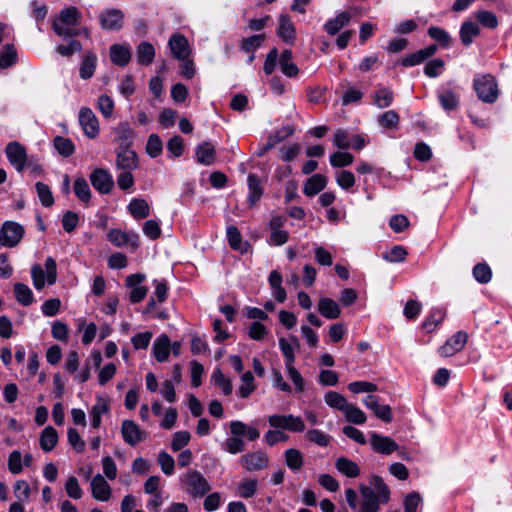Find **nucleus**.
Returning <instances> with one entry per match:
<instances>
[{"label": "nucleus", "instance_id": "f3484780", "mask_svg": "<svg viewBox=\"0 0 512 512\" xmlns=\"http://www.w3.org/2000/svg\"><path fill=\"white\" fill-rule=\"evenodd\" d=\"M103 29L119 30L123 26L124 14L119 9H108L99 16Z\"/></svg>", "mask_w": 512, "mask_h": 512}, {"label": "nucleus", "instance_id": "5fc2aeb1", "mask_svg": "<svg viewBox=\"0 0 512 512\" xmlns=\"http://www.w3.org/2000/svg\"><path fill=\"white\" fill-rule=\"evenodd\" d=\"M163 150V143L157 134H151L146 144V152L151 158L158 157Z\"/></svg>", "mask_w": 512, "mask_h": 512}, {"label": "nucleus", "instance_id": "a19ab883", "mask_svg": "<svg viewBox=\"0 0 512 512\" xmlns=\"http://www.w3.org/2000/svg\"><path fill=\"white\" fill-rule=\"evenodd\" d=\"M97 63V56L93 52L85 55L80 66V77L82 79H89L94 75Z\"/></svg>", "mask_w": 512, "mask_h": 512}, {"label": "nucleus", "instance_id": "72a5a7b5", "mask_svg": "<svg viewBox=\"0 0 512 512\" xmlns=\"http://www.w3.org/2000/svg\"><path fill=\"white\" fill-rule=\"evenodd\" d=\"M348 12H341L335 18L330 19L324 25V30L330 35H336L350 21Z\"/></svg>", "mask_w": 512, "mask_h": 512}, {"label": "nucleus", "instance_id": "a878e982", "mask_svg": "<svg viewBox=\"0 0 512 512\" xmlns=\"http://www.w3.org/2000/svg\"><path fill=\"white\" fill-rule=\"evenodd\" d=\"M480 35V27L473 21H464L461 24L459 36L463 45L469 46L473 43L475 37Z\"/></svg>", "mask_w": 512, "mask_h": 512}, {"label": "nucleus", "instance_id": "ea45409f", "mask_svg": "<svg viewBox=\"0 0 512 512\" xmlns=\"http://www.w3.org/2000/svg\"><path fill=\"white\" fill-rule=\"evenodd\" d=\"M196 156L199 163L211 165L215 159V148L209 142H204L198 146Z\"/></svg>", "mask_w": 512, "mask_h": 512}, {"label": "nucleus", "instance_id": "4be33fe9", "mask_svg": "<svg viewBox=\"0 0 512 512\" xmlns=\"http://www.w3.org/2000/svg\"><path fill=\"white\" fill-rule=\"evenodd\" d=\"M277 34L284 42L288 44H292L294 42L296 37V30L289 16H280Z\"/></svg>", "mask_w": 512, "mask_h": 512}, {"label": "nucleus", "instance_id": "864d4df0", "mask_svg": "<svg viewBox=\"0 0 512 512\" xmlns=\"http://www.w3.org/2000/svg\"><path fill=\"white\" fill-rule=\"evenodd\" d=\"M35 188L41 204L44 207L52 206L54 203V197L49 186L44 184L43 182H37L35 184Z\"/></svg>", "mask_w": 512, "mask_h": 512}, {"label": "nucleus", "instance_id": "dca6fc26", "mask_svg": "<svg viewBox=\"0 0 512 512\" xmlns=\"http://www.w3.org/2000/svg\"><path fill=\"white\" fill-rule=\"evenodd\" d=\"M114 141L118 144V149L129 148L135 137V131L130 127L127 122H120L113 129Z\"/></svg>", "mask_w": 512, "mask_h": 512}, {"label": "nucleus", "instance_id": "39448f33", "mask_svg": "<svg viewBox=\"0 0 512 512\" xmlns=\"http://www.w3.org/2000/svg\"><path fill=\"white\" fill-rule=\"evenodd\" d=\"M25 234L24 227L15 221H5L0 227V245L7 248L16 247Z\"/></svg>", "mask_w": 512, "mask_h": 512}, {"label": "nucleus", "instance_id": "69168bd1", "mask_svg": "<svg viewBox=\"0 0 512 512\" xmlns=\"http://www.w3.org/2000/svg\"><path fill=\"white\" fill-rule=\"evenodd\" d=\"M265 40L264 34L253 35L251 37L245 38L242 40L241 48L245 52H254L258 49L263 41Z\"/></svg>", "mask_w": 512, "mask_h": 512}, {"label": "nucleus", "instance_id": "338daca9", "mask_svg": "<svg viewBox=\"0 0 512 512\" xmlns=\"http://www.w3.org/2000/svg\"><path fill=\"white\" fill-rule=\"evenodd\" d=\"M445 66V62L441 59H433L426 63L424 67V73L430 78L439 76Z\"/></svg>", "mask_w": 512, "mask_h": 512}, {"label": "nucleus", "instance_id": "7c9ffc66", "mask_svg": "<svg viewBox=\"0 0 512 512\" xmlns=\"http://www.w3.org/2000/svg\"><path fill=\"white\" fill-rule=\"evenodd\" d=\"M58 443L57 431L52 426L45 427L40 435L39 444L43 451H52Z\"/></svg>", "mask_w": 512, "mask_h": 512}, {"label": "nucleus", "instance_id": "9b49d317", "mask_svg": "<svg viewBox=\"0 0 512 512\" xmlns=\"http://www.w3.org/2000/svg\"><path fill=\"white\" fill-rule=\"evenodd\" d=\"M79 122L83 129L84 134L94 139L99 134V122L94 112L87 107L81 108L79 112Z\"/></svg>", "mask_w": 512, "mask_h": 512}, {"label": "nucleus", "instance_id": "bf43d9fd", "mask_svg": "<svg viewBox=\"0 0 512 512\" xmlns=\"http://www.w3.org/2000/svg\"><path fill=\"white\" fill-rule=\"evenodd\" d=\"M211 378L215 385L222 389L225 395H230L232 393V384L220 369H215Z\"/></svg>", "mask_w": 512, "mask_h": 512}, {"label": "nucleus", "instance_id": "4c0bfd02", "mask_svg": "<svg viewBox=\"0 0 512 512\" xmlns=\"http://www.w3.org/2000/svg\"><path fill=\"white\" fill-rule=\"evenodd\" d=\"M14 295L18 303L23 306H29L34 302V295L28 285L16 283L14 285Z\"/></svg>", "mask_w": 512, "mask_h": 512}, {"label": "nucleus", "instance_id": "c9c22d12", "mask_svg": "<svg viewBox=\"0 0 512 512\" xmlns=\"http://www.w3.org/2000/svg\"><path fill=\"white\" fill-rule=\"evenodd\" d=\"M335 466L339 472L349 478H355L360 474L359 466L348 458L340 457L336 460Z\"/></svg>", "mask_w": 512, "mask_h": 512}, {"label": "nucleus", "instance_id": "e2e57ef3", "mask_svg": "<svg viewBox=\"0 0 512 512\" xmlns=\"http://www.w3.org/2000/svg\"><path fill=\"white\" fill-rule=\"evenodd\" d=\"M335 179L337 184L344 190L350 189L355 184V176L348 170L336 172Z\"/></svg>", "mask_w": 512, "mask_h": 512}, {"label": "nucleus", "instance_id": "423d86ee", "mask_svg": "<svg viewBox=\"0 0 512 512\" xmlns=\"http://www.w3.org/2000/svg\"><path fill=\"white\" fill-rule=\"evenodd\" d=\"M268 422L273 428L287 430L294 433H301L305 430V423L302 418L292 414H274L269 416Z\"/></svg>", "mask_w": 512, "mask_h": 512}, {"label": "nucleus", "instance_id": "bb28decb", "mask_svg": "<svg viewBox=\"0 0 512 512\" xmlns=\"http://www.w3.org/2000/svg\"><path fill=\"white\" fill-rule=\"evenodd\" d=\"M110 59L111 62L118 66H126L131 59V51L129 47L120 45V44H113L110 47Z\"/></svg>", "mask_w": 512, "mask_h": 512}, {"label": "nucleus", "instance_id": "cd10ccee", "mask_svg": "<svg viewBox=\"0 0 512 512\" xmlns=\"http://www.w3.org/2000/svg\"><path fill=\"white\" fill-rule=\"evenodd\" d=\"M327 185V178L322 174H314L307 179L303 192L307 196H314L321 192Z\"/></svg>", "mask_w": 512, "mask_h": 512}, {"label": "nucleus", "instance_id": "680f3d73", "mask_svg": "<svg viewBox=\"0 0 512 512\" xmlns=\"http://www.w3.org/2000/svg\"><path fill=\"white\" fill-rule=\"evenodd\" d=\"M158 463L161 467L162 472L165 475H172L174 473L175 461L174 458L169 455L166 451H161L158 455Z\"/></svg>", "mask_w": 512, "mask_h": 512}, {"label": "nucleus", "instance_id": "0e129e2a", "mask_svg": "<svg viewBox=\"0 0 512 512\" xmlns=\"http://www.w3.org/2000/svg\"><path fill=\"white\" fill-rule=\"evenodd\" d=\"M14 496L17 498V501H27L31 494V489L29 484L25 480H18L15 482L13 486Z\"/></svg>", "mask_w": 512, "mask_h": 512}, {"label": "nucleus", "instance_id": "7ed1b4c3", "mask_svg": "<svg viewBox=\"0 0 512 512\" xmlns=\"http://www.w3.org/2000/svg\"><path fill=\"white\" fill-rule=\"evenodd\" d=\"M31 277L36 290H42L46 282L48 285H53L57 280L56 261L48 257L45 261V269L40 264H34L31 267Z\"/></svg>", "mask_w": 512, "mask_h": 512}, {"label": "nucleus", "instance_id": "4468645a", "mask_svg": "<svg viewBox=\"0 0 512 512\" xmlns=\"http://www.w3.org/2000/svg\"><path fill=\"white\" fill-rule=\"evenodd\" d=\"M371 448L376 452L384 455H389L398 450V444L388 436H382L376 432L370 435Z\"/></svg>", "mask_w": 512, "mask_h": 512}, {"label": "nucleus", "instance_id": "13d9d810", "mask_svg": "<svg viewBox=\"0 0 512 512\" xmlns=\"http://www.w3.org/2000/svg\"><path fill=\"white\" fill-rule=\"evenodd\" d=\"M17 53L13 45H6L0 55V68L6 69L15 64Z\"/></svg>", "mask_w": 512, "mask_h": 512}, {"label": "nucleus", "instance_id": "6ab92c4d", "mask_svg": "<svg viewBox=\"0 0 512 512\" xmlns=\"http://www.w3.org/2000/svg\"><path fill=\"white\" fill-rule=\"evenodd\" d=\"M169 47L172 55L178 60H185L190 55L189 43L185 36L173 34L169 39Z\"/></svg>", "mask_w": 512, "mask_h": 512}, {"label": "nucleus", "instance_id": "774afa93", "mask_svg": "<svg viewBox=\"0 0 512 512\" xmlns=\"http://www.w3.org/2000/svg\"><path fill=\"white\" fill-rule=\"evenodd\" d=\"M351 136L344 129H337L333 136V144L341 150L350 148Z\"/></svg>", "mask_w": 512, "mask_h": 512}, {"label": "nucleus", "instance_id": "c756f323", "mask_svg": "<svg viewBox=\"0 0 512 512\" xmlns=\"http://www.w3.org/2000/svg\"><path fill=\"white\" fill-rule=\"evenodd\" d=\"M108 411L109 404L107 400L102 397H97L96 403L92 406L90 410L91 425L93 428L97 429L100 427L101 418Z\"/></svg>", "mask_w": 512, "mask_h": 512}, {"label": "nucleus", "instance_id": "58836bf2", "mask_svg": "<svg viewBox=\"0 0 512 512\" xmlns=\"http://www.w3.org/2000/svg\"><path fill=\"white\" fill-rule=\"evenodd\" d=\"M324 401L330 408L339 410L342 413L345 411V409L349 405V402L347 401V399L342 394H340L336 391H328L324 395Z\"/></svg>", "mask_w": 512, "mask_h": 512}, {"label": "nucleus", "instance_id": "c85d7f7f", "mask_svg": "<svg viewBox=\"0 0 512 512\" xmlns=\"http://www.w3.org/2000/svg\"><path fill=\"white\" fill-rule=\"evenodd\" d=\"M127 209L132 217L137 220L147 218L150 215V206L142 198H133L128 204Z\"/></svg>", "mask_w": 512, "mask_h": 512}, {"label": "nucleus", "instance_id": "49530a36", "mask_svg": "<svg viewBox=\"0 0 512 512\" xmlns=\"http://www.w3.org/2000/svg\"><path fill=\"white\" fill-rule=\"evenodd\" d=\"M443 319L444 312L441 309H432L429 315L424 320L422 327L426 332L430 333L435 330L437 325L441 323Z\"/></svg>", "mask_w": 512, "mask_h": 512}, {"label": "nucleus", "instance_id": "0eeeda50", "mask_svg": "<svg viewBox=\"0 0 512 512\" xmlns=\"http://www.w3.org/2000/svg\"><path fill=\"white\" fill-rule=\"evenodd\" d=\"M186 490L193 497H202L210 490V485L202 474L196 470L188 471L182 478Z\"/></svg>", "mask_w": 512, "mask_h": 512}, {"label": "nucleus", "instance_id": "412c9836", "mask_svg": "<svg viewBox=\"0 0 512 512\" xmlns=\"http://www.w3.org/2000/svg\"><path fill=\"white\" fill-rule=\"evenodd\" d=\"M317 309L323 317L329 320L337 319L341 314L339 304L328 297L320 298Z\"/></svg>", "mask_w": 512, "mask_h": 512}, {"label": "nucleus", "instance_id": "b1692460", "mask_svg": "<svg viewBox=\"0 0 512 512\" xmlns=\"http://www.w3.org/2000/svg\"><path fill=\"white\" fill-rule=\"evenodd\" d=\"M171 342L166 334H161L153 343V355L158 362L167 360L170 353Z\"/></svg>", "mask_w": 512, "mask_h": 512}, {"label": "nucleus", "instance_id": "4d7b16f0", "mask_svg": "<svg viewBox=\"0 0 512 512\" xmlns=\"http://www.w3.org/2000/svg\"><path fill=\"white\" fill-rule=\"evenodd\" d=\"M473 277L479 283L486 284L492 278V271L487 264L478 263L473 268Z\"/></svg>", "mask_w": 512, "mask_h": 512}, {"label": "nucleus", "instance_id": "f257e3e1", "mask_svg": "<svg viewBox=\"0 0 512 512\" xmlns=\"http://www.w3.org/2000/svg\"><path fill=\"white\" fill-rule=\"evenodd\" d=\"M370 484L374 489L360 485L362 500L359 512H378L380 504L386 503L389 500V488L380 476L372 475L370 477Z\"/></svg>", "mask_w": 512, "mask_h": 512}, {"label": "nucleus", "instance_id": "ddd939ff", "mask_svg": "<svg viewBox=\"0 0 512 512\" xmlns=\"http://www.w3.org/2000/svg\"><path fill=\"white\" fill-rule=\"evenodd\" d=\"M468 339V335L464 331H458L450 337L440 348L439 354L442 357H451L461 351Z\"/></svg>", "mask_w": 512, "mask_h": 512}, {"label": "nucleus", "instance_id": "8fccbe9b", "mask_svg": "<svg viewBox=\"0 0 512 512\" xmlns=\"http://www.w3.org/2000/svg\"><path fill=\"white\" fill-rule=\"evenodd\" d=\"M74 193L82 202L88 203L90 201L91 192L85 178L79 177L75 180Z\"/></svg>", "mask_w": 512, "mask_h": 512}, {"label": "nucleus", "instance_id": "052dcab7", "mask_svg": "<svg viewBox=\"0 0 512 512\" xmlns=\"http://www.w3.org/2000/svg\"><path fill=\"white\" fill-rule=\"evenodd\" d=\"M475 17L484 27L495 29L498 26V19L496 15L491 11H478L475 14Z\"/></svg>", "mask_w": 512, "mask_h": 512}, {"label": "nucleus", "instance_id": "c03bdc74", "mask_svg": "<svg viewBox=\"0 0 512 512\" xmlns=\"http://www.w3.org/2000/svg\"><path fill=\"white\" fill-rule=\"evenodd\" d=\"M439 102L444 110H453L458 106L459 96L450 89H445L438 94Z\"/></svg>", "mask_w": 512, "mask_h": 512}, {"label": "nucleus", "instance_id": "473e14b6", "mask_svg": "<svg viewBox=\"0 0 512 512\" xmlns=\"http://www.w3.org/2000/svg\"><path fill=\"white\" fill-rule=\"evenodd\" d=\"M248 188H249V195H248V203L250 206H254L261 198L263 194V188L261 185V181L259 177L253 173H250L248 175Z\"/></svg>", "mask_w": 512, "mask_h": 512}, {"label": "nucleus", "instance_id": "79ce46f5", "mask_svg": "<svg viewBox=\"0 0 512 512\" xmlns=\"http://www.w3.org/2000/svg\"><path fill=\"white\" fill-rule=\"evenodd\" d=\"M347 422L362 425L366 422V414L356 405L349 403L345 411L343 412Z\"/></svg>", "mask_w": 512, "mask_h": 512}, {"label": "nucleus", "instance_id": "f704fd0d", "mask_svg": "<svg viewBox=\"0 0 512 512\" xmlns=\"http://www.w3.org/2000/svg\"><path fill=\"white\" fill-rule=\"evenodd\" d=\"M136 54L138 63L148 66L154 60L155 49L151 43L144 41L138 45Z\"/></svg>", "mask_w": 512, "mask_h": 512}, {"label": "nucleus", "instance_id": "393cba45", "mask_svg": "<svg viewBox=\"0 0 512 512\" xmlns=\"http://www.w3.org/2000/svg\"><path fill=\"white\" fill-rule=\"evenodd\" d=\"M268 282L272 291V295L276 301L283 303L286 300L287 294L282 287V275L277 270L271 271L268 277Z\"/></svg>", "mask_w": 512, "mask_h": 512}, {"label": "nucleus", "instance_id": "3c124183", "mask_svg": "<svg viewBox=\"0 0 512 512\" xmlns=\"http://www.w3.org/2000/svg\"><path fill=\"white\" fill-rule=\"evenodd\" d=\"M242 385L239 387L238 394L241 398H247L254 390V376L252 372L247 371L241 376Z\"/></svg>", "mask_w": 512, "mask_h": 512}, {"label": "nucleus", "instance_id": "2f4dec72", "mask_svg": "<svg viewBox=\"0 0 512 512\" xmlns=\"http://www.w3.org/2000/svg\"><path fill=\"white\" fill-rule=\"evenodd\" d=\"M227 240L229 243V246L233 250L240 251L241 253H244L247 251L248 243L242 241V236L238 228L234 225H230L227 227L226 230Z\"/></svg>", "mask_w": 512, "mask_h": 512}, {"label": "nucleus", "instance_id": "f8f14e48", "mask_svg": "<svg viewBox=\"0 0 512 512\" xmlns=\"http://www.w3.org/2000/svg\"><path fill=\"white\" fill-rule=\"evenodd\" d=\"M90 182L94 189L101 194H108L114 185L112 175L102 168H97L92 171L90 174Z\"/></svg>", "mask_w": 512, "mask_h": 512}, {"label": "nucleus", "instance_id": "20e7f679", "mask_svg": "<svg viewBox=\"0 0 512 512\" xmlns=\"http://www.w3.org/2000/svg\"><path fill=\"white\" fill-rule=\"evenodd\" d=\"M473 87L481 101L488 104L496 102L499 89L497 81L492 75H476L473 80Z\"/></svg>", "mask_w": 512, "mask_h": 512}, {"label": "nucleus", "instance_id": "603ef678", "mask_svg": "<svg viewBox=\"0 0 512 512\" xmlns=\"http://www.w3.org/2000/svg\"><path fill=\"white\" fill-rule=\"evenodd\" d=\"M427 33L432 39L437 41L440 46L448 47L450 45L451 36L446 30L437 26H431Z\"/></svg>", "mask_w": 512, "mask_h": 512}, {"label": "nucleus", "instance_id": "a18cd8bd", "mask_svg": "<svg viewBox=\"0 0 512 512\" xmlns=\"http://www.w3.org/2000/svg\"><path fill=\"white\" fill-rule=\"evenodd\" d=\"M54 148L63 157L71 156L75 151V145L72 140L62 136H56L53 140Z\"/></svg>", "mask_w": 512, "mask_h": 512}, {"label": "nucleus", "instance_id": "1a4fd4ad", "mask_svg": "<svg viewBox=\"0 0 512 512\" xmlns=\"http://www.w3.org/2000/svg\"><path fill=\"white\" fill-rule=\"evenodd\" d=\"M241 466L249 471L256 472L265 469L269 464V457L263 451H253L246 453L240 459Z\"/></svg>", "mask_w": 512, "mask_h": 512}, {"label": "nucleus", "instance_id": "6e6552de", "mask_svg": "<svg viewBox=\"0 0 512 512\" xmlns=\"http://www.w3.org/2000/svg\"><path fill=\"white\" fill-rule=\"evenodd\" d=\"M5 153L10 164L20 173L24 171L27 165H31L25 147L19 142L8 143Z\"/></svg>", "mask_w": 512, "mask_h": 512}, {"label": "nucleus", "instance_id": "f03ea898", "mask_svg": "<svg viewBox=\"0 0 512 512\" xmlns=\"http://www.w3.org/2000/svg\"><path fill=\"white\" fill-rule=\"evenodd\" d=\"M78 18L79 12L75 7L66 8L61 11L59 18L53 22L52 28L57 35L62 37L78 36L82 31L88 35L86 29L74 28Z\"/></svg>", "mask_w": 512, "mask_h": 512}, {"label": "nucleus", "instance_id": "09e8293b", "mask_svg": "<svg viewBox=\"0 0 512 512\" xmlns=\"http://www.w3.org/2000/svg\"><path fill=\"white\" fill-rule=\"evenodd\" d=\"M258 488V482L255 479H243L238 487V495L242 498H251L255 495Z\"/></svg>", "mask_w": 512, "mask_h": 512}, {"label": "nucleus", "instance_id": "de8ad7c7", "mask_svg": "<svg viewBox=\"0 0 512 512\" xmlns=\"http://www.w3.org/2000/svg\"><path fill=\"white\" fill-rule=\"evenodd\" d=\"M399 114L394 110L386 111L377 118L378 124L386 129L396 128L399 124Z\"/></svg>", "mask_w": 512, "mask_h": 512}, {"label": "nucleus", "instance_id": "6e6d98bb", "mask_svg": "<svg viewBox=\"0 0 512 512\" xmlns=\"http://www.w3.org/2000/svg\"><path fill=\"white\" fill-rule=\"evenodd\" d=\"M354 156L348 152H335L330 156V164L335 168H342L353 163Z\"/></svg>", "mask_w": 512, "mask_h": 512}, {"label": "nucleus", "instance_id": "5701e85b", "mask_svg": "<svg viewBox=\"0 0 512 512\" xmlns=\"http://www.w3.org/2000/svg\"><path fill=\"white\" fill-rule=\"evenodd\" d=\"M394 100V93L391 89L379 86L371 95L372 104L379 109L389 107Z\"/></svg>", "mask_w": 512, "mask_h": 512}, {"label": "nucleus", "instance_id": "37998d69", "mask_svg": "<svg viewBox=\"0 0 512 512\" xmlns=\"http://www.w3.org/2000/svg\"><path fill=\"white\" fill-rule=\"evenodd\" d=\"M284 456H285L286 465L292 471H297L303 466V463H304L303 455L298 449H295V448L287 449L284 453Z\"/></svg>", "mask_w": 512, "mask_h": 512}, {"label": "nucleus", "instance_id": "a211bd4d", "mask_svg": "<svg viewBox=\"0 0 512 512\" xmlns=\"http://www.w3.org/2000/svg\"><path fill=\"white\" fill-rule=\"evenodd\" d=\"M138 166L137 154L129 148L117 149L116 167L123 171H132Z\"/></svg>", "mask_w": 512, "mask_h": 512}, {"label": "nucleus", "instance_id": "9d476101", "mask_svg": "<svg viewBox=\"0 0 512 512\" xmlns=\"http://www.w3.org/2000/svg\"><path fill=\"white\" fill-rule=\"evenodd\" d=\"M121 434L126 444L134 447L146 439V432L141 430L133 420H124L121 425Z\"/></svg>", "mask_w": 512, "mask_h": 512}, {"label": "nucleus", "instance_id": "e433bc0d", "mask_svg": "<svg viewBox=\"0 0 512 512\" xmlns=\"http://www.w3.org/2000/svg\"><path fill=\"white\" fill-rule=\"evenodd\" d=\"M280 69L287 77H295L299 70L298 67L292 61V52L290 50H284L279 60Z\"/></svg>", "mask_w": 512, "mask_h": 512}, {"label": "nucleus", "instance_id": "2eb2a0df", "mask_svg": "<svg viewBox=\"0 0 512 512\" xmlns=\"http://www.w3.org/2000/svg\"><path fill=\"white\" fill-rule=\"evenodd\" d=\"M108 240L116 247L130 245L136 249L139 246V236L133 232H123L119 229H111L107 234Z\"/></svg>", "mask_w": 512, "mask_h": 512}, {"label": "nucleus", "instance_id": "aec40b11", "mask_svg": "<svg viewBox=\"0 0 512 512\" xmlns=\"http://www.w3.org/2000/svg\"><path fill=\"white\" fill-rule=\"evenodd\" d=\"M92 496L102 502H106L111 497V487L101 474L95 475L91 480Z\"/></svg>", "mask_w": 512, "mask_h": 512}]
</instances>
